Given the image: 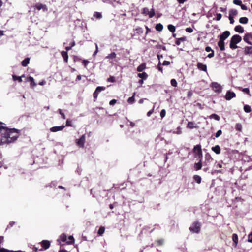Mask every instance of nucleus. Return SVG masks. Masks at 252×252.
Returning <instances> with one entry per match:
<instances>
[{
	"mask_svg": "<svg viewBox=\"0 0 252 252\" xmlns=\"http://www.w3.org/2000/svg\"><path fill=\"white\" fill-rule=\"evenodd\" d=\"M19 132L20 130L18 129L0 126V133L4 138L8 139V144L17 140L19 136Z\"/></svg>",
	"mask_w": 252,
	"mask_h": 252,
	"instance_id": "nucleus-1",
	"label": "nucleus"
},
{
	"mask_svg": "<svg viewBox=\"0 0 252 252\" xmlns=\"http://www.w3.org/2000/svg\"><path fill=\"white\" fill-rule=\"evenodd\" d=\"M242 40L241 37L238 34L233 35L230 40V48L232 49H235L238 48L237 44L241 42Z\"/></svg>",
	"mask_w": 252,
	"mask_h": 252,
	"instance_id": "nucleus-2",
	"label": "nucleus"
},
{
	"mask_svg": "<svg viewBox=\"0 0 252 252\" xmlns=\"http://www.w3.org/2000/svg\"><path fill=\"white\" fill-rule=\"evenodd\" d=\"M194 158H198V159H202L203 154L201 145L198 144L194 146L193 150Z\"/></svg>",
	"mask_w": 252,
	"mask_h": 252,
	"instance_id": "nucleus-3",
	"label": "nucleus"
},
{
	"mask_svg": "<svg viewBox=\"0 0 252 252\" xmlns=\"http://www.w3.org/2000/svg\"><path fill=\"white\" fill-rule=\"evenodd\" d=\"M189 230L192 233H199L201 230V224L198 220L194 221Z\"/></svg>",
	"mask_w": 252,
	"mask_h": 252,
	"instance_id": "nucleus-4",
	"label": "nucleus"
},
{
	"mask_svg": "<svg viewBox=\"0 0 252 252\" xmlns=\"http://www.w3.org/2000/svg\"><path fill=\"white\" fill-rule=\"evenodd\" d=\"M39 243V245H41V248L39 249V251H42L44 250H47L50 247L51 243L49 241L47 240H42Z\"/></svg>",
	"mask_w": 252,
	"mask_h": 252,
	"instance_id": "nucleus-5",
	"label": "nucleus"
},
{
	"mask_svg": "<svg viewBox=\"0 0 252 252\" xmlns=\"http://www.w3.org/2000/svg\"><path fill=\"white\" fill-rule=\"evenodd\" d=\"M211 87L215 92L220 93L221 92V86L217 82H212L211 84Z\"/></svg>",
	"mask_w": 252,
	"mask_h": 252,
	"instance_id": "nucleus-6",
	"label": "nucleus"
},
{
	"mask_svg": "<svg viewBox=\"0 0 252 252\" xmlns=\"http://www.w3.org/2000/svg\"><path fill=\"white\" fill-rule=\"evenodd\" d=\"M243 40L247 44L252 45V33H246L243 37Z\"/></svg>",
	"mask_w": 252,
	"mask_h": 252,
	"instance_id": "nucleus-7",
	"label": "nucleus"
},
{
	"mask_svg": "<svg viewBox=\"0 0 252 252\" xmlns=\"http://www.w3.org/2000/svg\"><path fill=\"white\" fill-rule=\"evenodd\" d=\"M105 89V87H102V86H98L96 88L95 91L93 93V97L94 98V102H95L96 99H97V97H98L99 93L101 91L104 90Z\"/></svg>",
	"mask_w": 252,
	"mask_h": 252,
	"instance_id": "nucleus-8",
	"label": "nucleus"
},
{
	"mask_svg": "<svg viewBox=\"0 0 252 252\" xmlns=\"http://www.w3.org/2000/svg\"><path fill=\"white\" fill-rule=\"evenodd\" d=\"M85 143V135L83 134L79 139H76V144L81 148H84Z\"/></svg>",
	"mask_w": 252,
	"mask_h": 252,
	"instance_id": "nucleus-9",
	"label": "nucleus"
},
{
	"mask_svg": "<svg viewBox=\"0 0 252 252\" xmlns=\"http://www.w3.org/2000/svg\"><path fill=\"white\" fill-rule=\"evenodd\" d=\"M214 159L213 158L211 155L209 153H207L205 154L204 165H208Z\"/></svg>",
	"mask_w": 252,
	"mask_h": 252,
	"instance_id": "nucleus-10",
	"label": "nucleus"
},
{
	"mask_svg": "<svg viewBox=\"0 0 252 252\" xmlns=\"http://www.w3.org/2000/svg\"><path fill=\"white\" fill-rule=\"evenodd\" d=\"M236 96V95L235 93H234L233 92H231L230 91H228L226 92V95L225 96V98L227 100H230L232 98L235 97Z\"/></svg>",
	"mask_w": 252,
	"mask_h": 252,
	"instance_id": "nucleus-11",
	"label": "nucleus"
},
{
	"mask_svg": "<svg viewBox=\"0 0 252 252\" xmlns=\"http://www.w3.org/2000/svg\"><path fill=\"white\" fill-rule=\"evenodd\" d=\"M35 7L38 10L42 9L43 11H47L48 8L46 5L40 3H37L35 5Z\"/></svg>",
	"mask_w": 252,
	"mask_h": 252,
	"instance_id": "nucleus-12",
	"label": "nucleus"
},
{
	"mask_svg": "<svg viewBox=\"0 0 252 252\" xmlns=\"http://www.w3.org/2000/svg\"><path fill=\"white\" fill-rule=\"evenodd\" d=\"M65 127V126L62 125L59 126H53L50 129V130L53 132H56L58 131L62 130Z\"/></svg>",
	"mask_w": 252,
	"mask_h": 252,
	"instance_id": "nucleus-13",
	"label": "nucleus"
},
{
	"mask_svg": "<svg viewBox=\"0 0 252 252\" xmlns=\"http://www.w3.org/2000/svg\"><path fill=\"white\" fill-rule=\"evenodd\" d=\"M197 67L198 69L202 70L204 72H207V66L205 64H203L201 63H198L197 64Z\"/></svg>",
	"mask_w": 252,
	"mask_h": 252,
	"instance_id": "nucleus-14",
	"label": "nucleus"
},
{
	"mask_svg": "<svg viewBox=\"0 0 252 252\" xmlns=\"http://www.w3.org/2000/svg\"><path fill=\"white\" fill-rule=\"evenodd\" d=\"M233 246L236 247L238 243V237L237 234L234 233L232 235Z\"/></svg>",
	"mask_w": 252,
	"mask_h": 252,
	"instance_id": "nucleus-15",
	"label": "nucleus"
},
{
	"mask_svg": "<svg viewBox=\"0 0 252 252\" xmlns=\"http://www.w3.org/2000/svg\"><path fill=\"white\" fill-rule=\"evenodd\" d=\"M244 54L251 55L252 56V46H246L244 48Z\"/></svg>",
	"mask_w": 252,
	"mask_h": 252,
	"instance_id": "nucleus-16",
	"label": "nucleus"
},
{
	"mask_svg": "<svg viewBox=\"0 0 252 252\" xmlns=\"http://www.w3.org/2000/svg\"><path fill=\"white\" fill-rule=\"evenodd\" d=\"M199 161L197 163H195L194 165V168L195 170L197 171L199 170H200L202 166V159H199Z\"/></svg>",
	"mask_w": 252,
	"mask_h": 252,
	"instance_id": "nucleus-17",
	"label": "nucleus"
},
{
	"mask_svg": "<svg viewBox=\"0 0 252 252\" xmlns=\"http://www.w3.org/2000/svg\"><path fill=\"white\" fill-rule=\"evenodd\" d=\"M212 150L216 154H220L221 152V149L219 145H217L214 147H212L211 148Z\"/></svg>",
	"mask_w": 252,
	"mask_h": 252,
	"instance_id": "nucleus-18",
	"label": "nucleus"
},
{
	"mask_svg": "<svg viewBox=\"0 0 252 252\" xmlns=\"http://www.w3.org/2000/svg\"><path fill=\"white\" fill-rule=\"evenodd\" d=\"M29 82H30V87L32 88H33L36 86V84L34 81V78L32 76H29Z\"/></svg>",
	"mask_w": 252,
	"mask_h": 252,
	"instance_id": "nucleus-19",
	"label": "nucleus"
},
{
	"mask_svg": "<svg viewBox=\"0 0 252 252\" xmlns=\"http://www.w3.org/2000/svg\"><path fill=\"white\" fill-rule=\"evenodd\" d=\"M230 34V33L229 31H225L220 35V37L223 38V39H226L229 36Z\"/></svg>",
	"mask_w": 252,
	"mask_h": 252,
	"instance_id": "nucleus-20",
	"label": "nucleus"
},
{
	"mask_svg": "<svg viewBox=\"0 0 252 252\" xmlns=\"http://www.w3.org/2000/svg\"><path fill=\"white\" fill-rule=\"evenodd\" d=\"M61 55L63 58L65 62L67 63L68 62V55L67 51H63L61 52Z\"/></svg>",
	"mask_w": 252,
	"mask_h": 252,
	"instance_id": "nucleus-21",
	"label": "nucleus"
},
{
	"mask_svg": "<svg viewBox=\"0 0 252 252\" xmlns=\"http://www.w3.org/2000/svg\"><path fill=\"white\" fill-rule=\"evenodd\" d=\"M30 58L29 57L26 58L24 60H23L21 62V64L23 66L26 67L30 63Z\"/></svg>",
	"mask_w": 252,
	"mask_h": 252,
	"instance_id": "nucleus-22",
	"label": "nucleus"
},
{
	"mask_svg": "<svg viewBox=\"0 0 252 252\" xmlns=\"http://www.w3.org/2000/svg\"><path fill=\"white\" fill-rule=\"evenodd\" d=\"M234 30L236 32L240 33H243L244 32V28L241 25L236 26L235 27Z\"/></svg>",
	"mask_w": 252,
	"mask_h": 252,
	"instance_id": "nucleus-23",
	"label": "nucleus"
},
{
	"mask_svg": "<svg viewBox=\"0 0 252 252\" xmlns=\"http://www.w3.org/2000/svg\"><path fill=\"white\" fill-rule=\"evenodd\" d=\"M187 127L189 129H192L193 128H197V126L193 122H189Z\"/></svg>",
	"mask_w": 252,
	"mask_h": 252,
	"instance_id": "nucleus-24",
	"label": "nucleus"
},
{
	"mask_svg": "<svg viewBox=\"0 0 252 252\" xmlns=\"http://www.w3.org/2000/svg\"><path fill=\"white\" fill-rule=\"evenodd\" d=\"M187 39L186 37L184 36L181 38H177L176 40L175 41V44L177 45H179L181 43V41H185Z\"/></svg>",
	"mask_w": 252,
	"mask_h": 252,
	"instance_id": "nucleus-25",
	"label": "nucleus"
},
{
	"mask_svg": "<svg viewBox=\"0 0 252 252\" xmlns=\"http://www.w3.org/2000/svg\"><path fill=\"white\" fill-rule=\"evenodd\" d=\"M146 68V63H143L138 66L137 68V71L138 72H142Z\"/></svg>",
	"mask_w": 252,
	"mask_h": 252,
	"instance_id": "nucleus-26",
	"label": "nucleus"
},
{
	"mask_svg": "<svg viewBox=\"0 0 252 252\" xmlns=\"http://www.w3.org/2000/svg\"><path fill=\"white\" fill-rule=\"evenodd\" d=\"M8 139L4 138L2 135H1V137L0 138V146L3 145L5 144H8Z\"/></svg>",
	"mask_w": 252,
	"mask_h": 252,
	"instance_id": "nucleus-27",
	"label": "nucleus"
},
{
	"mask_svg": "<svg viewBox=\"0 0 252 252\" xmlns=\"http://www.w3.org/2000/svg\"><path fill=\"white\" fill-rule=\"evenodd\" d=\"M138 76L142 79L146 80L148 78V75L146 72H142L141 73H139L138 74Z\"/></svg>",
	"mask_w": 252,
	"mask_h": 252,
	"instance_id": "nucleus-28",
	"label": "nucleus"
},
{
	"mask_svg": "<svg viewBox=\"0 0 252 252\" xmlns=\"http://www.w3.org/2000/svg\"><path fill=\"white\" fill-rule=\"evenodd\" d=\"M248 18L246 17H243L239 19V22L243 24L248 23Z\"/></svg>",
	"mask_w": 252,
	"mask_h": 252,
	"instance_id": "nucleus-29",
	"label": "nucleus"
},
{
	"mask_svg": "<svg viewBox=\"0 0 252 252\" xmlns=\"http://www.w3.org/2000/svg\"><path fill=\"white\" fill-rule=\"evenodd\" d=\"M116 57V54L115 52H112L111 53L109 54L108 55H107L105 59H113Z\"/></svg>",
	"mask_w": 252,
	"mask_h": 252,
	"instance_id": "nucleus-30",
	"label": "nucleus"
},
{
	"mask_svg": "<svg viewBox=\"0 0 252 252\" xmlns=\"http://www.w3.org/2000/svg\"><path fill=\"white\" fill-rule=\"evenodd\" d=\"M194 180L198 184H200L201 182V178L200 176L197 175H195L193 176Z\"/></svg>",
	"mask_w": 252,
	"mask_h": 252,
	"instance_id": "nucleus-31",
	"label": "nucleus"
},
{
	"mask_svg": "<svg viewBox=\"0 0 252 252\" xmlns=\"http://www.w3.org/2000/svg\"><path fill=\"white\" fill-rule=\"evenodd\" d=\"M163 25L160 23L157 24L155 27L156 30L158 32L161 31L163 30Z\"/></svg>",
	"mask_w": 252,
	"mask_h": 252,
	"instance_id": "nucleus-32",
	"label": "nucleus"
},
{
	"mask_svg": "<svg viewBox=\"0 0 252 252\" xmlns=\"http://www.w3.org/2000/svg\"><path fill=\"white\" fill-rule=\"evenodd\" d=\"M12 78L14 81L17 80L19 83L22 82V77L17 76L15 75H12Z\"/></svg>",
	"mask_w": 252,
	"mask_h": 252,
	"instance_id": "nucleus-33",
	"label": "nucleus"
},
{
	"mask_svg": "<svg viewBox=\"0 0 252 252\" xmlns=\"http://www.w3.org/2000/svg\"><path fill=\"white\" fill-rule=\"evenodd\" d=\"M135 94V93H134L133 95L132 96L130 97L128 99L127 102H128V103L132 104V103H133L134 102V101H135V98H134Z\"/></svg>",
	"mask_w": 252,
	"mask_h": 252,
	"instance_id": "nucleus-34",
	"label": "nucleus"
},
{
	"mask_svg": "<svg viewBox=\"0 0 252 252\" xmlns=\"http://www.w3.org/2000/svg\"><path fill=\"white\" fill-rule=\"evenodd\" d=\"M167 28L168 30L170 31L172 33H174L175 32L176 28L174 25L171 24L168 25Z\"/></svg>",
	"mask_w": 252,
	"mask_h": 252,
	"instance_id": "nucleus-35",
	"label": "nucleus"
},
{
	"mask_svg": "<svg viewBox=\"0 0 252 252\" xmlns=\"http://www.w3.org/2000/svg\"><path fill=\"white\" fill-rule=\"evenodd\" d=\"M105 232V227L103 226H100L98 231V235L101 236Z\"/></svg>",
	"mask_w": 252,
	"mask_h": 252,
	"instance_id": "nucleus-36",
	"label": "nucleus"
},
{
	"mask_svg": "<svg viewBox=\"0 0 252 252\" xmlns=\"http://www.w3.org/2000/svg\"><path fill=\"white\" fill-rule=\"evenodd\" d=\"M66 239H67V236L64 233L62 234L60 236V240H61V241H62L63 242L66 241Z\"/></svg>",
	"mask_w": 252,
	"mask_h": 252,
	"instance_id": "nucleus-37",
	"label": "nucleus"
},
{
	"mask_svg": "<svg viewBox=\"0 0 252 252\" xmlns=\"http://www.w3.org/2000/svg\"><path fill=\"white\" fill-rule=\"evenodd\" d=\"M238 14V12L235 9H231L229 11V16L234 17L235 16H236Z\"/></svg>",
	"mask_w": 252,
	"mask_h": 252,
	"instance_id": "nucleus-38",
	"label": "nucleus"
},
{
	"mask_svg": "<svg viewBox=\"0 0 252 252\" xmlns=\"http://www.w3.org/2000/svg\"><path fill=\"white\" fill-rule=\"evenodd\" d=\"M209 118L211 119H214L217 121H219L220 120V117L216 114H212L209 116Z\"/></svg>",
	"mask_w": 252,
	"mask_h": 252,
	"instance_id": "nucleus-39",
	"label": "nucleus"
},
{
	"mask_svg": "<svg viewBox=\"0 0 252 252\" xmlns=\"http://www.w3.org/2000/svg\"><path fill=\"white\" fill-rule=\"evenodd\" d=\"M68 241H67V244H72L74 243V239L72 236H69L68 237Z\"/></svg>",
	"mask_w": 252,
	"mask_h": 252,
	"instance_id": "nucleus-40",
	"label": "nucleus"
},
{
	"mask_svg": "<svg viewBox=\"0 0 252 252\" xmlns=\"http://www.w3.org/2000/svg\"><path fill=\"white\" fill-rule=\"evenodd\" d=\"M244 110L245 112L249 113L251 111V107L248 105H245L244 107Z\"/></svg>",
	"mask_w": 252,
	"mask_h": 252,
	"instance_id": "nucleus-41",
	"label": "nucleus"
},
{
	"mask_svg": "<svg viewBox=\"0 0 252 252\" xmlns=\"http://www.w3.org/2000/svg\"><path fill=\"white\" fill-rule=\"evenodd\" d=\"M242 128V125L240 123H237L235 125V129L238 131H241Z\"/></svg>",
	"mask_w": 252,
	"mask_h": 252,
	"instance_id": "nucleus-42",
	"label": "nucleus"
},
{
	"mask_svg": "<svg viewBox=\"0 0 252 252\" xmlns=\"http://www.w3.org/2000/svg\"><path fill=\"white\" fill-rule=\"evenodd\" d=\"M218 45L221 51H223L225 50L224 43H218Z\"/></svg>",
	"mask_w": 252,
	"mask_h": 252,
	"instance_id": "nucleus-43",
	"label": "nucleus"
},
{
	"mask_svg": "<svg viewBox=\"0 0 252 252\" xmlns=\"http://www.w3.org/2000/svg\"><path fill=\"white\" fill-rule=\"evenodd\" d=\"M155 14V10L153 8L151 9L150 11H149L148 15L150 18H152Z\"/></svg>",
	"mask_w": 252,
	"mask_h": 252,
	"instance_id": "nucleus-44",
	"label": "nucleus"
},
{
	"mask_svg": "<svg viewBox=\"0 0 252 252\" xmlns=\"http://www.w3.org/2000/svg\"><path fill=\"white\" fill-rule=\"evenodd\" d=\"M138 34L140 35L143 33V30L142 28L138 27L135 30Z\"/></svg>",
	"mask_w": 252,
	"mask_h": 252,
	"instance_id": "nucleus-45",
	"label": "nucleus"
},
{
	"mask_svg": "<svg viewBox=\"0 0 252 252\" xmlns=\"http://www.w3.org/2000/svg\"><path fill=\"white\" fill-rule=\"evenodd\" d=\"M94 16L97 19H100L102 17L101 13L98 12H95L94 14Z\"/></svg>",
	"mask_w": 252,
	"mask_h": 252,
	"instance_id": "nucleus-46",
	"label": "nucleus"
},
{
	"mask_svg": "<svg viewBox=\"0 0 252 252\" xmlns=\"http://www.w3.org/2000/svg\"><path fill=\"white\" fill-rule=\"evenodd\" d=\"M33 249L35 252L39 251V249H40V248H39V243L34 245Z\"/></svg>",
	"mask_w": 252,
	"mask_h": 252,
	"instance_id": "nucleus-47",
	"label": "nucleus"
},
{
	"mask_svg": "<svg viewBox=\"0 0 252 252\" xmlns=\"http://www.w3.org/2000/svg\"><path fill=\"white\" fill-rule=\"evenodd\" d=\"M156 243L158 246H161L164 243V240L163 239H160L156 241Z\"/></svg>",
	"mask_w": 252,
	"mask_h": 252,
	"instance_id": "nucleus-48",
	"label": "nucleus"
},
{
	"mask_svg": "<svg viewBox=\"0 0 252 252\" xmlns=\"http://www.w3.org/2000/svg\"><path fill=\"white\" fill-rule=\"evenodd\" d=\"M171 84L173 87L177 86V82L175 79H172L170 81Z\"/></svg>",
	"mask_w": 252,
	"mask_h": 252,
	"instance_id": "nucleus-49",
	"label": "nucleus"
},
{
	"mask_svg": "<svg viewBox=\"0 0 252 252\" xmlns=\"http://www.w3.org/2000/svg\"><path fill=\"white\" fill-rule=\"evenodd\" d=\"M233 3L237 5L240 6L241 5H242V1L240 0H234L233 1Z\"/></svg>",
	"mask_w": 252,
	"mask_h": 252,
	"instance_id": "nucleus-50",
	"label": "nucleus"
},
{
	"mask_svg": "<svg viewBox=\"0 0 252 252\" xmlns=\"http://www.w3.org/2000/svg\"><path fill=\"white\" fill-rule=\"evenodd\" d=\"M244 93L249 94L250 96H251V94L250 93V90L248 88H244L242 90Z\"/></svg>",
	"mask_w": 252,
	"mask_h": 252,
	"instance_id": "nucleus-51",
	"label": "nucleus"
},
{
	"mask_svg": "<svg viewBox=\"0 0 252 252\" xmlns=\"http://www.w3.org/2000/svg\"><path fill=\"white\" fill-rule=\"evenodd\" d=\"M107 81L110 82H114L115 81V79L114 76H110L108 79Z\"/></svg>",
	"mask_w": 252,
	"mask_h": 252,
	"instance_id": "nucleus-52",
	"label": "nucleus"
},
{
	"mask_svg": "<svg viewBox=\"0 0 252 252\" xmlns=\"http://www.w3.org/2000/svg\"><path fill=\"white\" fill-rule=\"evenodd\" d=\"M66 126H72L71 120L70 119H67L66 122Z\"/></svg>",
	"mask_w": 252,
	"mask_h": 252,
	"instance_id": "nucleus-53",
	"label": "nucleus"
},
{
	"mask_svg": "<svg viewBox=\"0 0 252 252\" xmlns=\"http://www.w3.org/2000/svg\"><path fill=\"white\" fill-rule=\"evenodd\" d=\"M248 241L252 243V232L248 235Z\"/></svg>",
	"mask_w": 252,
	"mask_h": 252,
	"instance_id": "nucleus-54",
	"label": "nucleus"
},
{
	"mask_svg": "<svg viewBox=\"0 0 252 252\" xmlns=\"http://www.w3.org/2000/svg\"><path fill=\"white\" fill-rule=\"evenodd\" d=\"M82 62L85 68L87 67L88 63H89V61H88L87 60H83Z\"/></svg>",
	"mask_w": 252,
	"mask_h": 252,
	"instance_id": "nucleus-55",
	"label": "nucleus"
},
{
	"mask_svg": "<svg viewBox=\"0 0 252 252\" xmlns=\"http://www.w3.org/2000/svg\"><path fill=\"white\" fill-rule=\"evenodd\" d=\"M158 70L161 72V73L163 72V68L161 66V63L159 61V63L158 65Z\"/></svg>",
	"mask_w": 252,
	"mask_h": 252,
	"instance_id": "nucleus-56",
	"label": "nucleus"
},
{
	"mask_svg": "<svg viewBox=\"0 0 252 252\" xmlns=\"http://www.w3.org/2000/svg\"><path fill=\"white\" fill-rule=\"evenodd\" d=\"M222 17V15L220 13H217L216 15V20L217 21H219L221 19Z\"/></svg>",
	"mask_w": 252,
	"mask_h": 252,
	"instance_id": "nucleus-57",
	"label": "nucleus"
},
{
	"mask_svg": "<svg viewBox=\"0 0 252 252\" xmlns=\"http://www.w3.org/2000/svg\"><path fill=\"white\" fill-rule=\"evenodd\" d=\"M165 114H166L165 110L164 109H162L160 113V117L161 118H163L165 116Z\"/></svg>",
	"mask_w": 252,
	"mask_h": 252,
	"instance_id": "nucleus-58",
	"label": "nucleus"
},
{
	"mask_svg": "<svg viewBox=\"0 0 252 252\" xmlns=\"http://www.w3.org/2000/svg\"><path fill=\"white\" fill-rule=\"evenodd\" d=\"M185 31L187 32L191 33L193 32V29L190 27L186 28Z\"/></svg>",
	"mask_w": 252,
	"mask_h": 252,
	"instance_id": "nucleus-59",
	"label": "nucleus"
},
{
	"mask_svg": "<svg viewBox=\"0 0 252 252\" xmlns=\"http://www.w3.org/2000/svg\"><path fill=\"white\" fill-rule=\"evenodd\" d=\"M59 113L61 114V116H62V118L63 119H65V116L64 115V114L62 112V110L60 109H59Z\"/></svg>",
	"mask_w": 252,
	"mask_h": 252,
	"instance_id": "nucleus-60",
	"label": "nucleus"
},
{
	"mask_svg": "<svg viewBox=\"0 0 252 252\" xmlns=\"http://www.w3.org/2000/svg\"><path fill=\"white\" fill-rule=\"evenodd\" d=\"M149 9L148 8H144L143 9V13L144 14H146V15H148V13H149Z\"/></svg>",
	"mask_w": 252,
	"mask_h": 252,
	"instance_id": "nucleus-61",
	"label": "nucleus"
},
{
	"mask_svg": "<svg viewBox=\"0 0 252 252\" xmlns=\"http://www.w3.org/2000/svg\"><path fill=\"white\" fill-rule=\"evenodd\" d=\"M13 252V251H10L8 250H7L4 248H0V252Z\"/></svg>",
	"mask_w": 252,
	"mask_h": 252,
	"instance_id": "nucleus-62",
	"label": "nucleus"
},
{
	"mask_svg": "<svg viewBox=\"0 0 252 252\" xmlns=\"http://www.w3.org/2000/svg\"><path fill=\"white\" fill-rule=\"evenodd\" d=\"M222 133V131L221 130H219L216 133V137H219Z\"/></svg>",
	"mask_w": 252,
	"mask_h": 252,
	"instance_id": "nucleus-63",
	"label": "nucleus"
},
{
	"mask_svg": "<svg viewBox=\"0 0 252 252\" xmlns=\"http://www.w3.org/2000/svg\"><path fill=\"white\" fill-rule=\"evenodd\" d=\"M116 102L117 100L116 99H112L109 102V104L110 105H114V104H116Z\"/></svg>",
	"mask_w": 252,
	"mask_h": 252,
	"instance_id": "nucleus-64",
	"label": "nucleus"
}]
</instances>
